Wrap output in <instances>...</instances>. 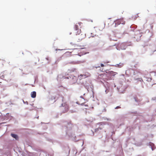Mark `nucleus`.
Segmentation results:
<instances>
[{
    "mask_svg": "<svg viewBox=\"0 0 156 156\" xmlns=\"http://www.w3.org/2000/svg\"><path fill=\"white\" fill-rule=\"evenodd\" d=\"M0 75L2 78H4L6 81L11 80V77L6 72L4 71L1 73Z\"/></svg>",
    "mask_w": 156,
    "mask_h": 156,
    "instance_id": "nucleus-3",
    "label": "nucleus"
},
{
    "mask_svg": "<svg viewBox=\"0 0 156 156\" xmlns=\"http://www.w3.org/2000/svg\"><path fill=\"white\" fill-rule=\"evenodd\" d=\"M154 147H152V150H153L154 149Z\"/></svg>",
    "mask_w": 156,
    "mask_h": 156,
    "instance_id": "nucleus-20",
    "label": "nucleus"
},
{
    "mask_svg": "<svg viewBox=\"0 0 156 156\" xmlns=\"http://www.w3.org/2000/svg\"><path fill=\"white\" fill-rule=\"evenodd\" d=\"M74 28L75 30V33L76 35H78V36L77 37V38H78L79 41H81L83 38L81 37L82 34H80L81 33V30L79 28V27L77 25H75V26Z\"/></svg>",
    "mask_w": 156,
    "mask_h": 156,
    "instance_id": "nucleus-1",
    "label": "nucleus"
},
{
    "mask_svg": "<svg viewBox=\"0 0 156 156\" xmlns=\"http://www.w3.org/2000/svg\"><path fill=\"white\" fill-rule=\"evenodd\" d=\"M75 70V69H74L73 70V71H74Z\"/></svg>",
    "mask_w": 156,
    "mask_h": 156,
    "instance_id": "nucleus-24",
    "label": "nucleus"
},
{
    "mask_svg": "<svg viewBox=\"0 0 156 156\" xmlns=\"http://www.w3.org/2000/svg\"><path fill=\"white\" fill-rule=\"evenodd\" d=\"M120 108H121V107L120 106H118L116 107L115 108V109H117Z\"/></svg>",
    "mask_w": 156,
    "mask_h": 156,
    "instance_id": "nucleus-14",
    "label": "nucleus"
},
{
    "mask_svg": "<svg viewBox=\"0 0 156 156\" xmlns=\"http://www.w3.org/2000/svg\"><path fill=\"white\" fill-rule=\"evenodd\" d=\"M11 135L12 137L15 138V139H16V140L18 138V136H17V135H16L15 134H11Z\"/></svg>",
    "mask_w": 156,
    "mask_h": 156,
    "instance_id": "nucleus-12",
    "label": "nucleus"
},
{
    "mask_svg": "<svg viewBox=\"0 0 156 156\" xmlns=\"http://www.w3.org/2000/svg\"><path fill=\"white\" fill-rule=\"evenodd\" d=\"M125 23V22L123 19H120L115 21V26H116L121 24H124Z\"/></svg>",
    "mask_w": 156,
    "mask_h": 156,
    "instance_id": "nucleus-5",
    "label": "nucleus"
},
{
    "mask_svg": "<svg viewBox=\"0 0 156 156\" xmlns=\"http://www.w3.org/2000/svg\"><path fill=\"white\" fill-rule=\"evenodd\" d=\"M99 130V128H96L95 129V132H96L97 131H98Z\"/></svg>",
    "mask_w": 156,
    "mask_h": 156,
    "instance_id": "nucleus-15",
    "label": "nucleus"
},
{
    "mask_svg": "<svg viewBox=\"0 0 156 156\" xmlns=\"http://www.w3.org/2000/svg\"><path fill=\"white\" fill-rule=\"evenodd\" d=\"M134 99H135V101H138V100H137L136 99V98H134Z\"/></svg>",
    "mask_w": 156,
    "mask_h": 156,
    "instance_id": "nucleus-19",
    "label": "nucleus"
},
{
    "mask_svg": "<svg viewBox=\"0 0 156 156\" xmlns=\"http://www.w3.org/2000/svg\"><path fill=\"white\" fill-rule=\"evenodd\" d=\"M90 74L89 73H85V74H80L79 76V77L80 80H81L85 78H86L90 76Z\"/></svg>",
    "mask_w": 156,
    "mask_h": 156,
    "instance_id": "nucleus-6",
    "label": "nucleus"
},
{
    "mask_svg": "<svg viewBox=\"0 0 156 156\" xmlns=\"http://www.w3.org/2000/svg\"><path fill=\"white\" fill-rule=\"evenodd\" d=\"M98 128H99V130H101L102 129V128H102V127H99Z\"/></svg>",
    "mask_w": 156,
    "mask_h": 156,
    "instance_id": "nucleus-17",
    "label": "nucleus"
},
{
    "mask_svg": "<svg viewBox=\"0 0 156 156\" xmlns=\"http://www.w3.org/2000/svg\"><path fill=\"white\" fill-rule=\"evenodd\" d=\"M107 74L105 73H103V74H101L99 75L98 79L100 80V79H102L104 81H106L108 80V78H107Z\"/></svg>",
    "mask_w": 156,
    "mask_h": 156,
    "instance_id": "nucleus-4",
    "label": "nucleus"
},
{
    "mask_svg": "<svg viewBox=\"0 0 156 156\" xmlns=\"http://www.w3.org/2000/svg\"><path fill=\"white\" fill-rule=\"evenodd\" d=\"M1 80H2L0 78V83H2V81H1Z\"/></svg>",
    "mask_w": 156,
    "mask_h": 156,
    "instance_id": "nucleus-18",
    "label": "nucleus"
},
{
    "mask_svg": "<svg viewBox=\"0 0 156 156\" xmlns=\"http://www.w3.org/2000/svg\"><path fill=\"white\" fill-rule=\"evenodd\" d=\"M61 108V109L62 110V113H65L67 112L69 110V105L66 104V103H62L60 106Z\"/></svg>",
    "mask_w": 156,
    "mask_h": 156,
    "instance_id": "nucleus-2",
    "label": "nucleus"
},
{
    "mask_svg": "<svg viewBox=\"0 0 156 156\" xmlns=\"http://www.w3.org/2000/svg\"><path fill=\"white\" fill-rule=\"evenodd\" d=\"M111 76H115V75H116V74H117V73L116 72H114L112 71H109L108 73Z\"/></svg>",
    "mask_w": 156,
    "mask_h": 156,
    "instance_id": "nucleus-10",
    "label": "nucleus"
},
{
    "mask_svg": "<svg viewBox=\"0 0 156 156\" xmlns=\"http://www.w3.org/2000/svg\"><path fill=\"white\" fill-rule=\"evenodd\" d=\"M67 129L68 130L71 129L73 126L71 121L68 122L66 125Z\"/></svg>",
    "mask_w": 156,
    "mask_h": 156,
    "instance_id": "nucleus-7",
    "label": "nucleus"
},
{
    "mask_svg": "<svg viewBox=\"0 0 156 156\" xmlns=\"http://www.w3.org/2000/svg\"><path fill=\"white\" fill-rule=\"evenodd\" d=\"M109 62H104V63H108Z\"/></svg>",
    "mask_w": 156,
    "mask_h": 156,
    "instance_id": "nucleus-23",
    "label": "nucleus"
},
{
    "mask_svg": "<svg viewBox=\"0 0 156 156\" xmlns=\"http://www.w3.org/2000/svg\"><path fill=\"white\" fill-rule=\"evenodd\" d=\"M36 96V93L35 91H33L31 93V96L32 98H35Z\"/></svg>",
    "mask_w": 156,
    "mask_h": 156,
    "instance_id": "nucleus-8",
    "label": "nucleus"
},
{
    "mask_svg": "<svg viewBox=\"0 0 156 156\" xmlns=\"http://www.w3.org/2000/svg\"><path fill=\"white\" fill-rule=\"evenodd\" d=\"M126 47L124 45V44H122L120 45V48L122 50H125Z\"/></svg>",
    "mask_w": 156,
    "mask_h": 156,
    "instance_id": "nucleus-11",
    "label": "nucleus"
},
{
    "mask_svg": "<svg viewBox=\"0 0 156 156\" xmlns=\"http://www.w3.org/2000/svg\"><path fill=\"white\" fill-rule=\"evenodd\" d=\"M85 106L87 107H88V106L87 105H85Z\"/></svg>",
    "mask_w": 156,
    "mask_h": 156,
    "instance_id": "nucleus-21",
    "label": "nucleus"
},
{
    "mask_svg": "<svg viewBox=\"0 0 156 156\" xmlns=\"http://www.w3.org/2000/svg\"><path fill=\"white\" fill-rule=\"evenodd\" d=\"M77 77L75 76H73L72 79V82L73 83H74L77 81Z\"/></svg>",
    "mask_w": 156,
    "mask_h": 156,
    "instance_id": "nucleus-9",
    "label": "nucleus"
},
{
    "mask_svg": "<svg viewBox=\"0 0 156 156\" xmlns=\"http://www.w3.org/2000/svg\"><path fill=\"white\" fill-rule=\"evenodd\" d=\"M104 64H101V66H99L98 67H103L104 66Z\"/></svg>",
    "mask_w": 156,
    "mask_h": 156,
    "instance_id": "nucleus-13",
    "label": "nucleus"
},
{
    "mask_svg": "<svg viewBox=\"0 0 156 156\" xmlns=\"http://www.w3.org/2000/svg\"><path fill=\"white\" fill-rule=\"evenodd\" d=\"M105 92H106V93L107 94L109 92V90H108V89H107L106 90H105Z\"/></svg>",
    "mask_w": 156,
    "mask_h": 156,
    "instance_id": "nucleus-16",
    "label": "nucleus"
},
{
    "mask_svg": "<svg viewBox=\"0 0 156 156\" xmlns=\"http://www.w3.org/2000/svg\"><path fill=\"white\" fill-rule=\"evenodd\" d=\"M149 79L150 80V81H151V78H149Z\"/></svg>",
    "mask_w": 156,
    "mask_h": 156,
    "instance_id": "nucleus-22",
    "label": "nucleus"
}]
</instances>
